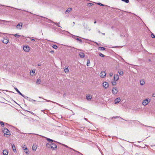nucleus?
<instances>
[{"instance_id": "nucleus-1", "label": "nucleus", "mask_w": 155, "mask_h": 155, "mask_svg": "<svg viewBox=\"0 0 155 155\" xmlns=\"http://www.w3.org/2000/svg\"><path fill=\"white\" fill-rule=\"evenodd\" d=\"M150 99L149 101H148V100L147 99H146V100H144L143 101L142 103V104L144 106H145L147 105L149 102H150Z\"/></svg>"}, {"instance_id": "nucleus-2", "label": "nucleus", "mask_w": 155, "mask_h": 155, "mask_svg": "<svg viewBox=\"0 0 155 155\" xmlns=\"http://www.w3.org/2000/svg\"><path fill=\"white\" fill-rule=\"evenodd\" d=\"M2 41L3 43L6 44L8 43L9 40L8 38L5 37L3 38Z\"/></svg>"}, {"instance_id": "nucleus-3", "label": "nucleus", "mask_w": 155, "mask_h": 155, "mask_svg": "<svg viewBox=\"0 0 155 155\" xmlns=\"http://www.w3.org/2000/svg\"><path fill=\"white\" fill-rule=\"evenodd\" d=\"M51 148L53 150H55L57 148L56 145L53 143H51Z\"/></svg>"}, {"instance_id": "nucleus-4", "label": "nucleus", "mask_w": 155, "mask_h": 155, "mask_svg": "<svg viewBox=\"0 0 155 155\" xmlns=\"http://www.w3.org/2000/svg\"><path fill=\"white\" fill-rule=\"evenodd\" d=\"M112 94H116L118 92L117 88L116 87H114L112 90Z\"/></svg>"}, {"instance_id": "nucleus-5", "label": "nucleus", "mask_w": 155, "mask_h": 155, "mask_svg": "<svg viewBox=\"0 0 155 155\" xmlns=\"http://www.w3.org/2000/svg\"><path fill=\"white\" fill-rule=\"evenodd\" d=\"M15 90L21 96H22L23 97L25 98H28V97H26L24 95H23V94H22L18 90V89L16 88L15 87Z\"/></svg>"}, {"instance_id": "nucleus-6", "label": "nucleus", "mask_w": 155, "mask_h": 155, "mask_svg": "<svg viewBox=\"0 0 155 155\" xmlns=\"http://www.w3.org/2000/svg\"><path fill=\"white\" fill-rule=\"evenodd\" d=\"M5 135H9L10 134V133L8 130L7 129H5L3 131Z\"/></svg>"}, {"instance_id": "nucleus-7", "label": "nucleus", "mask_w": 155, "mask_h": 155, "mask_svg": "<svg viewBox=\"0 0 155 155\" xmlns=\"http://www.w3.org/2000/svg\"><path fill=\"white\" fill-rule=\"evenodd\" d=\"M23 49L26 52H28L30 50L28 46H24Z\"/></svg>"}, {"instance_id": "nucleus-8", "label": "nucleus", "mask_w": 155, "mask_h": 155, "mask_svg": "<svg viewBox=\"0 0 155 155\" xmlns=\"http://www.w3.org/2000/svg\"><path fill=\"white\" fill-rule=\"evenodd\" d=\"M106 73H105V72L102 71L101 73L100 74V76L102 78H104L106 76Z\"/></svg>"}, {"instance_id": "nucleus-9", "label": "nucleus", "mask_w": 155, "mask_h": 155, "mask_svg": "<svg viewBox=\"0 0 155 155\" xmlns=\"http://www.w3.org/2000/svg\"><path fill=\"white\" fill-rule=\"evenodd\" d=\"M103 85L105 88H107L109 86V84L106 82H104L103 83Z\"/></svg>"}, {"instance_id": "nucleus-10", "label": "nucleus", "mask_w": 155, "mask_h": 155, "mask_svg": "<svg viewBox=\"0 0 155 155\" xmlns=\"http://www.w3.org/2000/svg\"><path fill=\"white\" fill-rule=\"evenodd\" d=\"M22 147L23 150H27L26 151H25V153H28V150L27 149L26 146L25 145H23L22 146Z\"/></svg>"}, {"instance_id": "nucleus-11", "label": "nucleus", "mask_w": 155, "mask_h": 155, "mask_svg": "<svg viewBox=\"0 0 155 155\" xmlns=\"http://www.w3.org/2000/svg\"><path fill=\"white\" fill-rule=\"evenodd\" d=\"M22 23H20L17 25L16 26V28L18 29H21L22 27Z\"/></svg>"}, {"instance_id": "nucleus-12", "label": "nucleus", "mask_w": 155, "mask_h": 155, "mask_svg": "<svg viewBox=\"0 0 155 155\" xmlns=\"http://www.w3.org/2000/svg\"><path fill=\"white\" fill-rule=\"evenodd\" d=\"M121 101V99L120 98L118 97L116 99L114 100V104H116L117 103H119L120 101Z\"/></svg>"}, {"instance_id": "nucleus-13", "label": "nucleus", "mask_w": 155, "mask_h": 155, "mask_svg": "<svg viewBox=\"0 0 155 155\" xmlns=\"http://www.w3.org/2000/svg\"><path fill=\"white\" fill-rule=\"evenodd\" d=\"M92 98V96L91 95H87L86 99L88 101H91Z\"/></svg>"}, {"instance_id": "nucleus-14", "label": "nucleus", "mask_w": 155, "mask_h": 155, "mask_svg": "<svg viewBox=\"0 0 155 155\" xmlns=\"http://www.w3.org/2000/svg\"><path fill=\"white\" fill-rule=\"evenodd\" d=\"M114 79L116 81H117L119 79V76L118 74H114Z\"/></svg>"}, {"instance_id": "nucleus-15", "label": "nucleus", "mask_w": 155, "mask_h": 155, "mask_svg": "<svg viewBox=\"0 0 155 155\" xmlns=\"http://www.w3.org/2000/svg\"><path fill=\"white\" fill-rule=\"evenodd\" d=\"M46 138V140H47L48 142H51V143L53 142H56V143H58V142H57L55 140H52L51 139H50V138H47V137H45Z\"/></svg>"}, {"instance_id": "nucleus-16", "label": "nucleus", "mask_w": 155, "mask_h": 155, "mask_svg": "<svg viewBox=\"0 0 155 155\" xmlns=\"http://www.w3.org/2000/svg\"><path fill=\"white\" fill-rule=\"evenodd\" d=\"M3 155H8V151L7 150H4L3 151Z\"/></svg>"}, {"instance_id": "nucleus-17", "label": "nucleus", "mask_w": 155, "mask_h": 155, "mask_svg": "<svg viewBox=\"0 0 155 155\" xmlns=\"http://www.w3.org/2000/svg\"><path fill=\"white\" fill-rule=\"evenodd\" d=\"M79 55L81 58H83L84 57V54L82 52H80L79 53Z\"/></svg>"}, {"instance_id": "nucleus-18", "label": "nucleus", "mask_w": 155, "mask_h": 155, "mask_svg": "<svg viewBox=\"0 0 155 155\" xmlns=\"http://www.w3.org/2000/svg\"><path fill=\"white\" fill-rule=\"evenodd\" d=\"M49 20L51 21V23H54V24L56 25H57L58 27H60V26L59 25V23H55L53 21H51V20Z\"/></svg>"}, {"instance_id": "nucleus-19", "label": "nucleus", "mask_w": 155, "mask_h": 155, "mask_svg": "<svg viewBox=\"0 0 155 155\" xmlns=\"http://www.w3.org/2000/svg\"><path fill=\"white\" fill-rule=\"evenodd\" d=\"M71 8H68L67 10L65 11V14H67L68 13H69V12L71 11Z\"/></svg>"}, {"instance_id": "nucleus-20", "label": "nucleus", "mask_w": 155, "mask_h": 155, "mask_svg": "<svg viewBox=\"0 0 155 155\" xmlns=\"http://www.w3.org/2000/svg\"><path fill=\"white\" fill-rule=\"evenodd\" d=\"M41 83V80L39 79H38L37 80L36 83L37 84H40Z\"/></svg>"}, {"instance_id": "nucleus-21", "label": "nucleus", "mask_w": 155, "mask_h": 155, "mask_svg": "<svg viewBox=\"0 0 155 155\" xmlns=\"http://www.w3.org/2000/svg\"><path fill=\"white\" fill-rule=\"evenodd\" d=\"M98 49L101 51L104 50L105 49V48L104 47H100L98 48Z\"/></svg>"}, {"instance_id": "nucleus-22", "label": "nucleus", "mask_w": 155, "mask_h": 155, "mask_svg": "<svg viewBox=\"0 0 155 155\" xmlns=\"http://www.w3.org/2000/svg\"><path fill=\"white\" fill-rule=\"evenodd\" d=\"M12 145V149H13V151L15 152V151H16V149H15V146L13 144Z\"/></svg>"}, {"instance_id": "nucleus-23", "label": "nucleus", "mask_w": 155, "mask_h": 155, "mask_svg": "<svg viewBox=\"0 0 155 155\" xmlns=\"http://www.w3.org/2000/svg\"><path fill=\"white\" fill-rule=\"evenodd\" d=\"M37 147L36 145H33L32 146V150H33L36 151Z\"/></svg>"}, {"instance_id": "nucleus-24", "label": "nucleus", "mask_w": 155, "mask_h": 155, "mask_svg": "<svg viewBox=\"0 0 155 155\" xmlns=\"http://www.w3.org/2000/svg\"><path fill=\"white\" fill-rule=\"evenodd\" d=\"M70 149H71L72 150H73L76 152H77V153H79V154H81V155H82V154H81V153L79 152L78 151L76 150H74V149H73V148H69Z\"/></svg>"}, {"instance_id": "nucleus-25", "label": "nucleus", "mask_w": 155, "mask_h": 155, "mask_svg": "<svg viewBox=\"0 0 155 155\" xmlns=\"http://www.w3.org/2000/svg\"><path fill=\"white\" fill-rule=\"evenodd\" d=\"M140 85H143V84H144V81L143 80H141L140 81Z\"/></svg>"}, {"instance_id": "nucleus-26", "label": "nucleus", "mask_w": 155, "mask_h": 155, "mask_svg": "<svg viewBox=\"0 0 155 155\" xmlns=\"http://www.w3.org/2000/svg\"><path fill=\"white\" fill-rule=\"evenodd\" d=\"M116 81L115 80H114L112 82V84L113 85H114L116 84Z\"/></svg>"}, {"instance_id": "nucleus-27", "label": "nucleus", "mask_w": 155, "mask_h": 155, "mask_svg": "<svg viewBox=\"0 0 155 155\" xmlns=\"http://www.w3.org/2000/svg\"><path fill=\"white\" fill-rule=\"evenodd\" d=\"M64 71L65 73H67L69 71V69L68 68H65L64 69Z\"/></svg>"}, {"instance_id": "nucleus-28", "label": "nucleus", "mask_w": 155, "mask_h": 155, "mask_svg": "<svg viewBox=\"0 0 155 155\" xmlns=\"http://www.w3.org/2000/svg\"><path fill=\"white\" fill-rule=\"evenodd\" d=\"M46 146L47 148H49L51 147V144H50L49 143H46Z\"/></svg>"}, {"instance_id": "nucleus-29", "label": "nucleus", "mask_w": 155, "mask_h": 155, "mask_svg": "<svg viewBox=\"0 0 155 155\" xmlns=\"http://www.w3.org/2000/svg\"><path fill=\"white\" fill-rule=\"evenodd\" d=\"M14 35L15 37L17 38H18L20 36V35H18V34L17 33L15 35Z\"/></svg>"}, {"instance_id": "nucleus-30", "label": "nucleus", "mask_w": 155, "mask_h": 155, "mask_svg": "<svg viewBox=\"0 0 155 155\" xmlns=\"http://www.w3.org/2000/svg\"><path fill=\"white\" fill-rule=\"evenodd\" d=\"M44 100L46 101L47 102H52V103H56V102H53V101H50V100H46V99H44Z\"/></svg>"}, {"instance_id": "nucleus-31", "label": "nucleus", "mask_w": 155, "mask_h": 155, "mask_svg": "<svg viewBox=\"0 0 155 155\" xmlns=\"http://www.w3.org/2000/svg\"><path fill=\"white\" fill-rule=\"evenodd\" d=\"M99 55L100 56L102 57H104L105 56V55L104 54L101 53H99Z\"/></svg>"}, {"instance_id": "nucleus-32", "label": "nucleus", "mask_w": 155, "mask_h": 155, "mask_svg": "<svg viewBox=\"0 0 155 155\" xmlns=\"http://www.w3.org/2000/svg\"><path fill=\"white\" fill-rule=\"evenodd\" d=\"M90 63V60L89 59H87V65L88 66H89V65H88V64H89Z\"/></svg>"}, {"instance_id": "nucleus-33", "label": "nucleus", "mask_w": 155, "mask_h": 155, "mask_svg": "<svg viewBox=\"0 0 155 155\" xmlns=\"http://www.w3.org/2000/svg\"><path fill=\"white\" fill-rule=\"evenodd\" d=\"M118 73L120 75H123V72L122 71H118Z\"/></svg>"}, {"instance_id": "nucleus-34", "label": "nucleus", "mask_w": 155, "mask_h": 155, "mask_svg": "<svg viewBox=\"0 0 155 155\" xmlns=\"http://www.w3.org/2000/svg\"><path fill=\"white\" fill-rule=\"evenodd\" d=\"M32 72L33 73V74H31V76H33L34 75V73H35V70H32Z\"/></svg>"}, {"instance_id": "nucleus-35", "label": "nucleus", "mask_w": 155, "mask_h": 155, "mask_svg": "<svg viewBox=\"0 0 155 155\" xmlns=\"http://www.w3.org/2000/svg\"><path fill=\"white\" fill-rule=\"evenodd\" d=\"M58 143L60 144H62V145H63V146L67 147V148H69L70 147H69L68 146H67V145H65V144H61V143H59L58 142Z\"/></svg>"}, {"instance_id": "nucleus-36", "label": "nucleus", "mask_w": 155, "mask_h": 155, "mask_svg": "<svg viewBox=\"0 0 155 155\" xmlns=\"http://www.w3.org/2000/svg\"><path fill=\"white\" fill-rule=\"evenodd\" d=\"M83 25L85 28L87 29L88 28V26L87 24L84 25Z\"/></svg>"}, {"instance_id": "nucleus-37", "label": "nucleus", "mask_w": 155, "mask_h": 155, "mask_svg": "<svg viewBox=\"0 0 155 155\" xmlns=\"http://www.w3.org/2000/svg\"><path fill=\"white\" fill-rule=\"evenodd\" d=\"M53 48L55 49H57V48H58V47L56 45H54L53 46H52Z\"/></svg>"}, {"instance_id": "nucleus-38", "label": "nucleus", "mask_w": 155, "mask_h": 155, "mask_svg": "<svg viewBox=\"0 0 155 155\" xmlns=\"http://www.w3.org/2000/svg\"><path fill=\"white\" fill-rule=\"evenodd\" d=\"M151 36L152 38H155V35H154L153 34V33H152L151 34Z\"/></svg>"}, {"instance_id": "nucleus-39", "label": "nucleus", "mask_w": 155, "mask_h": 155, "mask_svg": "<svg viewBox=\"0 0 155 155\" xmlns=\"http://www.w3.org/2000/svg\"><path fill=\"white\" fill-rule=\"evenodd\" d=\"M122 1L127 3H128L129 2V0H122Z\"/></svg>"}, {"instance_id": "nucleus-40", "label": "nucleus", "mask_w": 155, "mask_h": 155, "mask_svg": "<svg viewBox=\"0 0 155 155\" xmlns=\"http://www.w3.org/2000/svg\"><path fill=\"white\" fill-rule=\"evenodd\" d=\"M2 21L5 22H7L8 21H6L3 20H0V23H2Z\"/></svg>"}, {"instance_id": "nucleus-41", "label": "nucleus", "mask_w": 155, "mask_h": 155, "mask_svg": "<svg viewBox=\"0 0 155 155\" xmlns=\"http://www.w3.org/2000/svg\"><path fill=\"white\" fill-rule=\"evenodd\" d=\"M97 4L102 6H104V5L100 3H97Z\"/></svg>"}, {"instance_id": "nucleus-42", "label": "nucleus", "mask_w": 155, "mask_h": 155, "mask_svg": "<svg viewBox=\"0 0 155 155\" xmlns=\"http://www.w3.org/2000/svg\"><path fill=\"white\" fill-rule=\"evenodd\" d=\"M87 5H88L89 6H92L93 5V4H92V3H88Z\"/></svg>"}, {"instance_id": "nucleus-43", "label": "nucleus", "mask_w": 155, "mask_h": 155, "mask_svg": "<svg viewBox=\"0 0 155 155\" xmlns=\"http://www.w3.org/2000/svg\"><path fill=\"white\" fill-rule=\"evenodd\" d=\"M55 104H56L57 105H59V106H61V107H63V106L62 105H61V104H58V103H56Z\"/></svg>"}, {"instance_id": "nucleus-44", "label": "nucleus", "mask_w": 155, "mask_h": 155, "mask_svg": "<svg viewBox=\"0 0 155 155\" xmlns=\"http://www.w3.org/2000/svg\"><path fill=\"white\" fill-rule=\"evenodd\" d=\"M0 124L2 126H3L4 125V124L3 122H1Z\"/></svg>"}, {"instance_id": "nucleus-45", "label": "nucleus", "mask_w": 155, "mask_h": 155, "mask_svg": "<svg viewBox=\"0 0 155 155\" xmlns=\"http://www.w3.org/2000/svg\"><path fill=\"white\" fill-rule=\"evenodd\" d=\"M113 75V73L112 72H110L109 73V75L111 77Z\"/></svg>"}, {"instance_id": "nucleus-46", "label": "nucleus", "mask_w": 155, "mask_h": 155, "mask_svg": "<svg viewBox=\"0 0 155 155\" xmlns=\"http://www.w3.org/2000/svg\"><path fill=\"white\" fill-rule=\"evenodd\" d=\"M76 39L77 40H79L80 42H82V40L81 39H79V38H77Z\"/></svg>"}, {"instance_id": "nucleus-47", "label": "nucleus", "mask_w": 155, "mask_h": 155, "mask_svg": "<svg viewBox=\"0 0 155 155\" xmlns=\"http://www.w3.org/2000/svg\"><path fill=\"white\" fill-rule=\"evenodd\" d=\"M30 39L31 40V41H35V40L34 39L30 38Z\"/></svg>"}, {"instance_id": "nucleus-48", "label": "nucleus", "mask_w": 155, "mask_h": 155, "mask_svg": "<svg viewBox=\"0 0 155 155\" xmlns=\"http://www.w3.org/2000/svg\"><path fill=\"white\" fill-rule=\"evenodd\" d=\"M50 53H54V51H50Z\"/></svg>"}, {"instance_id": "nucleus-49", "label": "nucleus", "mask_w": 155, "mask_h": 155, "mask_svg": "<svg viewBox=\"0 0 155 155\" xmlns=\"http://www.w3.org/2000/svg\"><path fill=\"white\" fill-rule=\"evenodd\" d=\"M130 65H131V64H130ZM131 65L132 66V67L133 68H134V66H135L136 65H132V64H131Z\"/></svg>"}, {"instance_id": "nucleus-50", "label": "nucleus", "mask_w": 155, "mask_h": 155, "mask_svg": "<svg viewBox=\"0 0 155 155\" xmlns=\"http://www.w3.org/2000/svg\"><path fill=\"white\" fill-rule=\"evenodd\" d=\"M23 11H25V12H28L30 13H31V14H32V13L31 12H28V11H25V10H23Z\"/></svg>"}, {"instance_id": "nucleus-51", "label": "nucleus", "mask_w": 155, "mask_h": 155, "mask_svg": "<svg viewBox=\"0 0 155 155\" xmlns=\"http://www.w3.org/2000/svg\"><path fill=\"white\" fill-rule=\"evenodd\" d=\"M152 97H155V94H152Z\"/></svg>"}, {"instance_id": "nucleus-52", "label": "nucleus", "mask_w": 155, "mask_h": 155, "mask_svg": "<svg viewBox=\"0 0 155 155\" xmlns=\"http://www.w3.org/2000/svg\"><path fill=\"white\" fill-rule=\"evenodd\" d=\"M143 126H146V127H150V126H146V125H143Z\"/></svg>"}, {"instance_id": "nucleus-53", "label": "nucleus", "mask_w": 155, "mask_h": 155, "mask_svg": "<svg viewBox=\"0 0 155 155\" xmlns=\"http://www.w3.org/2000/svg\"><path fill=\"white\" fill-rule=\"evenodd\" d=\"M38 66H40L41 65V64L40 63H39L38 64Z\"/></svg>"}, {"instance_id": "nucleus-54", "label": "nucleus", "mask_w": 155, "mask_h": 155, "mask_svg": "<svg viewBox=\"0 0 155 155\" xmlns=\"http://www.w3.org/2000/svg\"><path fill=\"white\" fill-rule=\"evenodd\" d=\"M96 23V21H95L94 22V23L95 24Z\"/></svg>"}, {"instance_id": "nucleus-55", "label": "nucleus", "mask_w": 155, "mask_h": 155, "mask_svg": "<svg viewBox=\"0 0 155 155\" xmlns=\"http://www.w3.org/2000/svg\"><path fill=\"white\" fill-rule=\"evenodd\" d=\"M102 34H103L104 35H105V33H102Z\"/></svg>"}, {"instance_id": "nucleus-56", "label": "nucleus", "mask_w": 155, "mask_h": 155, "mask_svg": "<svg viewBox=\"0 0 155 155\" xmlns=\"http://www.w3.org/2000/svg\"><path fill=\"white\" fill-rule=\"evenodd\" d=\"M98 32L100 33V31H99V30H98Z\"/></svg>"}, {"instance_id": "nucleus-57", "label": "nucleus", "mask_w": 155, "mask_h": 155, "mask_svg": "<svg viewBox=\"0 0 155 155\" xmlns=\"http://www.w3.org/2000/svg\"><path fill=\"white\" fill-rule=\"evenodd\" d=\"M73 24H74H74H75L74 22H73Z\"/></svg>"}, {"instance_id": "nucleus-58", "label": "nucleus", "mask_w": 155, "mask_h": 155, "mask_svg": "<svg viewBox=\"0 0 155 155\" xmlns=\"http://www.w3.org/2000/svg\"><path fill=\"white\" fill-rule=\"evenodd\" d=\"M41 17H42V18H44V17H43V16H41Z\"/></svg>"}, {"instance_id": "nucleus-59", "label": "nucleus", "mask_w": 155, "mask_h": 155, "mask_svg": "<svg viewBox=\"0 0 155 155\" xmlns=\"http://www.w3.org/2000/svg\"><path fill=\"white\" fill-rule=\"evenodd\" d=\"M113 28V26H112V27H111V28Z\"/></svg>"}, {"instance_id": "nucleus-60", "label": "nucleus", "mask_w": 155, "mask_h": 155, "mask_svg": "<svg viewBox=\"0 0 155 155\" xmlns=\"http://www.w3.org/2000/svg\"><path fill=\"white\" fill-rule=\"evenodd\" d=\"M149 61H150V59H149Z\"/></svg>"}, {"instance_id": "nucleus-61", "label": "nucleus", "mask_w": 155, "mask_h": 155, "mask_svg": "<svg viewBox=\"0 0 155 155\" xmlns=\"http://www.w3.org/2000/svg\"><path fill=\"white\" fill-rule=\"evenodd\" d=\"M96 44H97V45H98V43H96Z\"/></svg>"}, {"instance_id": "nucleus-62", "label": "nucleus", "mask_w": 155, "mask_h": 155, "mask_svg": "<svg viewBox=\"0 0 155 155\" xmlns=\"http://www.w3.org/2000/svg\"><path fill=\"white\" fill-rule=\"evenodd\" d=\"M39 97V98H41V97Z\"/></svg>"}, {"instance_id": "nucleus-63", "label": "nucleus", "mask_w": 155, "mask_h": 155, "mask_svg": "<svg viewBox=\"0 0 155 155\" xmlns=\"http://www.w3.org/2000/svg\"><path fill=\"white\" fill-rule=\"evenodd\" d=\"M32 100L34 101V100ZM34 101H35V100H34Z\"/></svg>"}]
</instances>
